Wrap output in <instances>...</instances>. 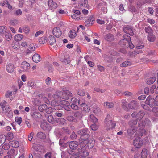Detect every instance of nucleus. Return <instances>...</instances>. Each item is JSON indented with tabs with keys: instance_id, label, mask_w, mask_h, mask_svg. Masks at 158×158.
<instances>
[{
	"instance_id": "obj_14",
	"label": "nucleus",
	"mask_w": 158,
	"mask_h": 158,
	"mask_svg": "<svg viewBox=\"0 0 158 158\" xmlns=\"http://www.w3.org/2000/svg\"><path fill=\"white\" fill-rule=\"evenodd\" d=\"M138 106L137 102L136 101L133 100L131 101L128 104V107L131 109H136Z\"/></svg>"
},
{
	"instance_id": "obj_24",
	"label": "nucleus",
	"mask_w": 158,
	"mask_h": 158,
	"mask_svg": "<svg viewBox=\"0 0 158 158\" xmlns=\"http://www.w3.org/2000/svg\"><path fill=\"white\" fill-rule=\"evenodd\" d=\"M67 120L70 122L77 123V120L73 116L69 115L66 117Z\"/></svg>"
},
{
	"instance_id": "obj_46",
	"label": "nucleus",
	"mask_w": 158,
	"mask_h": 158,
	"mask_svg": "<svg viewBox=\"0 0 158 158\" xmlns=\"http://www.w3.org/2000/svg\"><path fill=\"white\" fill-rule=\"evenodd\" d=\"M4 110L3 111H4L5 113L7 114H11V109L9 107H6L5 108H4Z\"/></svg>"
},
{
	"instance_id": "obj_50",
	"label": "nucleus",
	"mask_w": 158,
	"mask_h": 158,
	"mask_svg": "<svg viewBox=\"0 0 158 158\" xmlns=\"http://www.w3.org/2000/svg\"><path fill=\"white\" fill-rule=\"evenodd\" d=\"M23 30L24 32L26 34L29 33L30 31L29 27L27 26H25L23 27Z\"/></svg>"
},
{
	"instance_id": "obj_7",
	"label": "nucleus",
	"mask_w": 158,
	"mask_h": 158,
	"mask_svg": "<svg viewBox=\"0 0 158 158\" xmlns=\"http://www.w3.org/2000/svg\"><path fill=\"white\" fill-rule=\"evenodd\" d=\"M123 31L124 32L129 34L131 36L133 35L134 34L133 28L129 26L125 27L123 28Z\"/></svg>"
},
{
	"instance_id": "obj_42",
	"label": "nucleus",
	"mask_w": 158,
	"mask_h": 158,
	"mask_svg": "<svg viewBox=\"0 0 158 158\" xmlns=\"http://www.w3.org/2000/svg\"><path fill=\"white\" fill-rule=\"evenodd\" d=\"M131 62L130 61H125L121 64L120 66L122 67H126L131 65Z\"/></svg>"
},
{
	"instance_id": "obj_49",
	"label": "nucleus",
	"mask_w": 158,
	"mask_h": 158,
	"mask_svg": "<svg viewBox=\"0 0 158 158\" xmlns=\"http://www.w3.org/2000/svg\"><path fill=\"white\" fill-rule=\"evenodd\" d=\"M62 129L63 132L65 134H69L71 133L69 129L67 127H64Z\"/></svg>"
},
{
	"instance_id": "obj_25",
	"label": "nucleus",
	"mask_w": 158,
	"mask_h": 158,
	"mask_svg": "<svg viewBox=\"0 0 158 158\" xmlns=\"http://www.w3.org/2000/svg\"><path fill=\"white\" fill-rule=\"evenodd\" d=\"M37 137L39 139H44L46 138V135L42 132H38L36 135Z\"/></svg>"
},
{
	"instance_id": "obj_40",
	"label": "nucleus",
	"mask_w": 158,
	"mask_h": 158,
	"mask_svg": "<svg viewBox=\"0 0 158 158\" xmlns=\"http://www.w3.org/2000/svg\"><path fill=\"white\" fill-rule=\"evenodd\" d=\"M145 115V113L142 111H140L138 113L137 119H141Z\"/></svg>"
},
{
	"instance_id": "obj_15",
	"label": "nucleus",
	"mask_w": 158,
	"mask_h": 158,
	"mask_svg": "<svg viewBox=\"0 0 158 158\" xmlns=\"http://www.w3.org/2000/svg\"><path fill=\"white\" fill-rule=\"evenodd\" d=\"M154 98L149 96L147 98L145 103L146 104L149 105L150 107H152L153 104L154 103Z\"/></svg>"
},
{
	"instance_id": "obj_3",
	"label": "nucleus",
	"mask_w": 158,
	"mask_h": 158,
	"mask_svg": "<svg viewBox=\"0 0 158 158\" xmlns=\"http://www.w3.org/2000/svg\"><path fill=\"white\" fill-rule=\"evenodd\" d=\"M77 133L81 135V139L84 141H86L90 136V132L86 128L79 130L77 131Z\"/></svg>"
},
{
	"instance_id": "obj_39",
	"label": "nucleus",
	"mask_w": 158,
	"mask_h": 158,
	"mask_svg": "<svg viewBox=\"0 0 158 158\" xmlns=\"http://www.w3.org/2000/svg\"><path fill=\"white\" fill-rule=\"evenodd\" d=\"M11 144L13 147L17 148L19 146V142L16 140H13L11 142Z\"/></svg>"
},
{
	"instance_id": "obj_44",
	"label": "nucleus",
	"mask_w": 158,
	"mask_h": 158,
	"mask_svg": "<svg viewBox=\"0 0 158 158\" xmlns=\"http://www.w3.org/2000/svg\"><path fill=\"white\" fill-rule=\"evenodd\" d=\"M47 119L48 121L51 123H53L54 121L53 116L51 115L47 116Z\"/></svg>"
},
{
	"instance_id": "obj_59",
	"label": "nucleus",
	"mask_w": 158,
	"mask_h": 158,
	"mask_svg": "<svg viewBox=\"0 0 158 158\" xmlns=\"http://www.w3.org/2000/svg\"><path fill=\"white\" fill-rule=\"evenodd\" d=\"M61 60L63 62H64L66 64H68L70 62V60L69 58L61 59Z\"/></svg>"
},
{
	"instance_id": "obj_17",
	"label": "nucleus",
	"mask_w": 158,
	"mask_h": 158,
	"mask_svg": "<svg viewBox=\"0 0 158 158\" xmlns=\"http://www.w3.org/2000/svg\"><path fill=\"white\" fill-rule=\"evenodd\" d=\"M48 5L49 7L51 10L55 9L57 7V3L54 2L52 0H49Z\"/></svg>"
},
{
	"instance_id": "obj_60",
	"label": "nucleus",
	"mask_w": 158,
	"mask_h": 158,
	"mask_svg": "<svg viewBox=\"0 0 158 158\" xmlns=\"http://www.w3.org/2000/svg\"><path fill=\"white\" fill-rule=\"evenodd\" d=\"M22 12L21 10L20 9H18L15 12V15L16 16H19L22 14Z\"/></svg>"
},
{
	"instance_id": "obj_16",
	"label": "nucleus",
	"mask_w": 158,
	"mask_h": 158,
	"mask_svg": "<svg viewBox=\"0 0 158 158\" xmlns=\"http://www.w3.org/2000/svg\"><path fill=\"white\" fill-rule=\"evenodd\" d=\"M17 150L14 149H11L9 150L7 154L12 158H14L17 154Z\"/></svg>"
},
{
	"instance_id": "obj_54",
	"label": "nucleus",
	"mask_w": 158,
	"mask_h": 158,
	"mask_svg": "<svg viewBox=\"0 0 158 158\" xmlns=\"http://www.w3.org/2000/svg\"><path fill=\"white\" fill-rule=\"evenodd\" d=\"M6 102L5 100L2 101V102L0 103V106L1 108H2L3 111L4 110V108L6 107Z\"/></svg>"
},
{
	"instance_id": "obj_48",
	"label": "nucleus",
	"mask_w": 158,
	"mask_h": 158,
	"mask_svg": "<svg viewBox=\"0 0 158 158\" xmlns=\"http://www.w3.org/2000/svg\"><path fill=\"white\" fill-rule=\"evenodd\" d=\"M13 134L11 132L8 133L6 136L7 139L8 140H12L13 138Z\"/></svg>"
},
{
	"instance_id": "obj_13",
	"label": "nucleus",
	"mask_w": 158,
	"mask_h": 158,
	"mask_svg": "<svg viewBox=\"0 0 158 158\" xmlns=\"http://www.w3.org/2000/svg\"><path fill=\"white\" fill-rule=\"evenodd\" d=\"M94 15H92L91 16L89 19L85 21V24L86 26H90L94 23Z\"/></svg>"
},
{
	"instance_id": "obj_45",
	"label": "nucleus",
	"mask_w": 158,
	"mask_h": 158,
	"mask_svg": "<svg viewBox=\"0 0 158 158\" xmlns=\"http://www.w3.org/2000/svg\"><path fill=\"white\" fill-rule=\"evenodd\" d=\"M48 124L46 122H44L41 124V127L44 130H46L48 127Z\"/></svg>"
},
{
	"instance_id": "obj_62",
	"label": "nucleus",
	"mask_w": 158,
	"mask_h": 158,
	"mask_svg": "<svg viewBox=\"0 0 158 158\" xmlns=\"http://www.w3.org/2000/svg\"><path fill=\"white\" fill-rule=\"evenodd\" d=\"M51 82V79L49 77H48L45 80L46 84L48 86H49L50 85Z\"/></svg>"
},
{
	"instance_id": "obj_61",
	"label": "nucleus",
	"mask_w": 158,
	"mask_h": 158,
	"mask_svg": "<svg viewBox=\"0 0 158 158\" xmlns=\"http://www.w3.org/2000/svg\"><path fill=\"white\" fill-rule=\"evenodd\" d=\"M61 104L62 105V107L64 106H69L70 103L68 101L66 100H63L61 101Z\"/></svg>"
},
{
	"instance_id": "obj_32",
	"label": "nucleus",
	"mask_w": 158,
	"mask_h": 158,
	"mask_svg": "<svg viewBox=\"0 0 158 158\" xmlns=\"http://www.w3.org/2000/svg\"><path fill=\"white\" fill-rule=\"evenodd\" d=\"M6 27L4 26H0V35H3L6 32Z\"/></svg>"
},
{
	"instance_id": "obj_9",
	"label": "nucleus",
	"mask_w": 158,
	"mask_h": 158,
	"mask_svg": "<svg viewBox=\"0 0 158 158\" xmlns=\"http://www.w3.org/2000/svg\"><path fill=\"white\" fill-rule=\"evenodd\" d=\"M21 68L24 71L28 72L30 68V64L26 61H23L21 63Z\"/></svg>"
},
{
	"instance_id": "obj_31",
	"label": "nucleus",
	"mask_w": 158,
	"mask_h": 158,
	"mask_svg": "<svg viewBox=\"0 0 158 158\" xmlns=\"http://www.w3.org/2000/svg\"><path fill=\"white\" fill-rule=\"evenodd\" d=\"M104 106L107 108H111L114 107V104L111 102H106L104 103Z\"/></svg>"
},
{
	"instance_id": "obj_41",
	"label": "nucleus",
	"mask_w": 158,
	"mask_h": 158,
	"mask_svg": "<svg viewBox=\"0 0 158 158\" xmlns=\"http://www.w3.org/2000/svg\"><path fill=\"white\" fill-rule=\"evenodd\" d=\"M144 30L146 33H148L149 34L152 33L153 31L151 27L149 26L145 27Z\"/></svg>"
},
{
	"instance_id": "obj_34",
	"label": "nucleus",
	"mask_w": 158,
	"mask_h": 158,
	"mask_svg": "<svg viewBox=\"0 0 158 158\" xmlns=\"http://www.w3.org/2000/svg\"><path fill=\"white\" fill-rule=\"evenodd\" d=\"M47 108V106L45 104H41L38 107V109L40 112H43L46 110Z\"/></svg>"
},
{
	"instance_id": "obj_27",
	"label": "nucleus",
	"mask_w": 158,
	"mask_h": 158,
	"mask_svg": "<svg viewBox=\"0 0 158 158\" xmlns=\"http://www.w3.org/2000/svg\"><path fill=\"white\" fill-rule=\"evenodd\" d=\"M69 37L71 38H73L76 36V31L74 30H72L70 31L68 34Z\"/></svg>"
},
{
	"instance_id": "obj_29",
	"label": "nucleus",
	"mask_w": 158,
	"mask_h": 158,
	"mask_svg": "<svg viewBox=\"0 0 158 158\" xmlns=\"http://www.w3.org/2000/svg\"><path fill=\"white\" fill-rule=\"evenodd\" d=\"M137 119L131 120L129 122V125L130 127L136 128L135 126L137 124Z\"/></svg>"
},
{
	"instance_id": "obj_6",
	"label": "nucleus",
	"mask_w": 158,
	"mask_h": 158,
	"mask_svg": "<svg viewBox=\"0 0 158 158\" xmlns=\"http://www.w3.org/2000/svg\"><path fill=\"white\" fill-rule=\"evenodd\" d=\"M134 146L138 148H140L143 145V141L140 139L138 137L135 139L133 141Z\"/></svg>"
},
{
	"instance_id": "obj_4",
	"label": "nucleus",
	"mask_w": 158,
	"mask_h": 158,
	"mask_svg": "<svg viewBox=\"0 0 158 158\" xmlns=\"http://www.w3.org/2000/svg\"><path fill=\"white\" fill-rule=\"evenodd\" d=\"M83 114L81 111H77L74 113V117L77 120L78 123L79 122L80 125L79 127L80 128L82 127H83L84 124L82 120Z\"/></svg>"
},
{
	"instance_id": "obj_26",
	"label": "nucleus",
	"mask_w": 158,
	"mask_h": 158,
	"mask_svg": "<svg viewBox=\"0 0 158 158\" xmlns=\"http://www.w3.org/2000/svg\"><path fill=\"white\" fill-rule=\"evenodd\" d=\"M68 143L69 142H62L61 140H59V142L60 146L63 149L66 148L68 146V145H69Z\"/></svg>"
},
{
	"instance_id": "obj_19",
	"label": "nucleus",
	"mask_w": 158,
	"mask_h": 158,
	"mask_svg": "<svg viewBox=\"0 0 158 158\" xmlns=\"http://www.w3.org/2000/svg\"><path fill=\"white\" fill-rule=\"evenodd\" d=\"M6 69L9 73H11L14 71L15 67L13 64L10 63L6 65Z\"/></svg>"
},
{
	"instance_id": "obj_52",
	"label": "nucleus",
	"mask_w": 158,
	"mask_h": 158,
	"mask_svg": "<svg viewBox=\"0 0 158 158\" xmlns=\"http://www.w3.org/2000/svg\"><path fill=\"white\" fill-rule=\"evenodd\" d=\"M90 118L94 123H95L98 121V119L92 114H91L90 115Z\"/></svg>"
},
{
	"instance_id": "obj_53",
	"label": "nucleus",
	"mask_w": 158,
	"mask_h": 158,
	"mask_svg": "<svg viewBox=\"0 0 158 158\" xmlns=\"http://www.w3.org/2000/svg\"><path fill=\"white\" fill-rule=\"evenodd\" d=\"M90 127L93 130L96 131L98 128V125L94 123L92 124Z\"/></svg>"
},
{
	"instance_id": "obj_1",
	"label": "nucleus",
	"mask_w": 158,
	"mask_h": 158,
	"mask_svg": "<svg viewBox=\"0 0 158 158\" xmlns=\"http://www.w3.org/2000/svg\"><path fill=\"white\" fill-rule=\"evenodd\" d=\"M63 92L57 91L55 95L53 96L54 98H58L60 99H68L69 97L72 96V94L69 91L66 89V88H63Z\"/></svg>"
},
{
	"instance_id": "obj_20",
	"label": "nucleus",
	"mask_w": 158,
	"mask_h": 158,
	"mask_svg": "<svg viewBox=\"0 0 158 158\" xmlns=\"http://www.w3.org/2000/svg\"><path fill=\"white\" fill-rule=\"evenodd\" d=\"M136 128L131 127L129 128L127 130V134L128 135L131 136L137 130Z\"/></svg>"
},
{
	"instance_id": "obj_57",
	"label": "nucleus",
	"mask_w": 158,
	"mask_h": 158,
	"mask_svg": "<svg viewBox=\"0 0 158 158\" xmlns=\"http://www.w3.org/2000/svg\"><path fill=\"white\" fill-rule=\"evenodd\" d=\"M147 22L149 23L151 25H152L156 23L155 21V20L149 18L147 19Z\"/></svg>"
},
{
	"instance_id": "obj_21",
	"label": "nucleus",
	"mask_w": 158,
	"mask_h": 158,
	"mask_svg": "<svg viewBox=\"0 0 158 158\" xmlns=\"http://www.w3.org/2000/svg\"><path fill=\"white\" fill-rule=\"evenodd\" d=\"M84 143V146L85 145H86L89 148H92L94 145V143L93 140L90 141H84L83 142Z\"/></svg>"
},
{
	"instance_id": "obj_5",
	"label": "nucleus",
	"mask_w": 158,
	"mask_h": 158,
	"mask_svg": "<svg viewBox=\"0 0 158 158\" xmlns=\"http://www.w3.org/2000/svg\"><path fill=\"white\" fill-rule=\"evenodd\" d=\"M78 153V155H79L83 158H85V157L89 155V153L86 150L85 148L83 147L80 146V148H79L77 149Z\"/></svg>"
},
{
	"instance_id": "obj_8",
	"label": "nucleus",
	"mask_w": 158,
	"mask_h": 158,
	"mask_svg": "<svg viewBox=\"0 0 158 158\" xmlns=\"http://www.w3.org/2000/svg\"><path fill=\"white\" fill-rule=\"evenodd\" d=\"M78 104L79 105L82 106V110L86 112H88L90 110V108L89 106L86 103L81 102L80 101H78Z\"/></svg>"
},
{
	"instance_id": "obj_33",
	"label": "nucleus",
	"mask_w": 158,
	"mask_h": 158,
	"mask_svg": "<svg viewBox=\"0 0 158 158\" xmlns=\"http://www.w3.org/2000/svg\"><path fill=\"white\" fill-rule=\"evenodd\" d=\"M147 39L149 41L153 42L155 40L156 37L154 35L151 34L148 36Z\"/></svg>"
},
{
	"instance_id": "obj_64",
	"label": "nucleus",
	"mask_w": 158,
	"mask_h": 158,
	"mask_svg": "<svg viewBox=\"0 0 158 158\" xmlns=\"http://www.w3.org/2000/svg\"><path fill=\"white\" fill-rule=\"evenodd\" d=\"M77 101L78 100L76 98H73L71 99V103L72 104H77Z\"/></svg>"
},
{
	"instance_id": "obj_12",
	"label": "nucleus",
	"mask_w": 158,
	"mask_h": 158,
	"mask_svg": "<svg viewBox=\"0 0 158 158\" xmlns=\"http://www.w3.org/2000/svg\"><path fill=\"white\" fill-rule=\"evenodd\" d=\"M123 38L126 39L127 40V46L128 45L131 48H134V45L131 41V39L130 37L129 36H128L127 35H123Z\"/></svg>"
},
{
	"instance_id": "obj_58",
	"label": "nucleus",
	"mask_w": 158,
	"mask_h": 158,
	"mask_svg": "<svg viewBox=\"0 0 158 158\" xmlns=\"http://www.w3.org/2000/svg\"><path fill=\"white\" fill-rule=\"evenodd\" d=\"M15 121L18 123V124L20 125L22 121V118L21 117H16L15 118Z\"/></svg>"
},
{
	"instance_id": "obj_47",
	"label": "nucleus",
	"mask_w": 158,
	"mask_h": 158,
	"mask_svg": "<svg viewBox=\"0 0 158 158\" xmlns=\"http://www.w3.org/2000/svg\"><path fill=\"white\" fill-rule=\"evenodd\" d=\"M123 39L120 40L119 43L120 45L122 46L125 45L127 44V40L126 39L123 38Z\"/></svg>"
},
{
	"instance_id": "obj_22",
	"label": "nucleus",
	"mask_w": 158,
	"mask_h": 158,
	"mask_svg": "<svg viewBox=\"0 0 158 158\" xmlns=\"http://www.w3.org/2000/svg\"><path fill=\"white\" fill-rule=\"evenodd\" d=\"M105 40L108 41H112L114 40L113 35L110 33H108L105 35L104 37Z\"/></svg>"
},
{
	"instance_id": "obj_10",
	"label": "nucleus",
	"mask_w": 158,
	"mask_h": 158,
	"mask_svg": "<svg viewBox=\"0 0 158 158\" xmlns=\"http://www.w3.org/2000/svg\"><path fill=\"white\" fill-rule=\"evenodd\" d=\"M52 32L53 35L56 37H60L62 34L61 31L58 27L54 28Z\"/></svg>"
},
{
	"instance_id": "obj_18",
	"label": "nucleus",
	"mask_w": 158,
	"mask_h": 158,
	"mask_svg": "<svg viewBox=\"0 0 158 158\" xmlns=\"http://www.w3.org/2000/svg\"><path fill=\"white\" fill-rule=\"evenodd\" d=\"M50 45H53L56 42V40L53 36H49L47 39V41Z\"/></svg>"
},
{
	"instance_id": "obj_38",
	"label": "nucleus",
	"mask_w": 158,
	"mask_h": 158,
	"mask_svg": "<svg viewBox=\"0 0 158 158\" xmlns=\"http://www.w3.org/2000/svg\"><path fill=\"white\" fill-rule=\"evenodd\" d=\"M147 155V150L144 148L143 149L141 153V157L142 158H146Z\"/></svg>"
},
{
	"instance_id": "obj_35",
	"label": "nucleus",
	"mask_w": 158,
	"mask_h": 158,
	"mask_svg": "<svg viewBox=\"0 0 158 158\" xmlns=\"http://www.w3.org/2000/svg\"><path fill=\"white\" fill-rule=\"evenodd\" d=\"M23 35L21 34H18L15 36L14 39L16 41H21L23 38Z\"/></svg>"
},
{
	"instance_id": "obj_56",
	"label": "nucleus",
	"mask_w": 158,
	"mask_h": 158,
	"mask_svg": "<svg viewBox=\"0 0 158 158\" xmlns=\"http://www.w3.org/2000/svg\"><path fill=\"white\" fill-rule=\"evenodd\" d=\"M138 125L139 127H140V128H143L144 126L145 123L143 121L140 120L139 121Z\"/></svg>"
},
{
	"instance_id": "obj_63",
	"label": "nucleus",
	"mask_w": 158,
	"mask_h": 158,
	"mask_svg": "<svg viewBox=\"0 0 158 158\" xmlns=\"http://www.w3.org/2000/svg\"><path fill=\"white\" fill-rule=\"evenodd\" d=\"M78 94L80 96H84L85 95L84 90L79 89L78 92Z\"/></svg>"
},
{
	"instance_id": "obj_43",
	"label": "nucleus",
	"mask_w": 158,
	"mask_h": 158,
	"mask_svg": "<svg viewBox=\"0 0 158 158\" xmlns=\"http://www.w3.org/2000/svg\"><path fill=\"white\" fill-rule=\"evenodd\" d=\"M18 20L15 19H12L10 21V24L12 26H15L18 24Z\"/></svg>"
},
{
	"instance_id": "obj_30",
	"label": "nucleus",
	"mask_w": 158,
	"mask_h": 158,
	"mask_svg": "<svg viewBox=\"0 0 158 158\" xmlns=\"http://www.w3.org/2000/svg\"><path fill=\"white\" fill-rule=\"evenodd\" d=\"M156 80V78L155 77H150L147 79L146 82L147 84L150 85L152 84Z\"/></svg>"
},
{
	"instance_id": "obj_37",
	"label": "nucleus",
	"mask_w": 158,
	"mask_h": 158,
	"mask_svg": "<svg viewBox=\"0 0 158 158\" xmlns=\"http://www.w3.org/2000/svg\"><path fill=\"white\" fill-rule=\"evenodd\" d=\"M39 42L41 44H44L47 42V39L46 37L43 36L39 40Z\"/></svg>"
},
{
	"instance_id": "obj_36",
	"label": "nucleus",
	"mask_w": 158,
	"mask_h": 158,
	"mask_svg": "<svg viewBox=\"0 0 158 158\" xmlns=\"http://www.w3.org/2000/svg\"><path fill=\"white\" fill-rule=\"evenodd\" d=\"M6 137L4 135H0V146L2 145L5 142Z\"/></svg>"
},
{
	"instance_id": "obj_28",
	"label": "nucleus",
	"mask_w": 158,
	"mask_h": 158,
	"mask_svg": "<svg viewBox=\"0 0 158 158\" xmlns=\"http://www.w3.org/2000/svg\"><path fill=\"white\" fill-rule=\"evenodd\" d=\"M5 37L7 41H10L12 38V35L11 33L8 31H7L5 33Z\"/></svg>"
},
{
	"instance_id": "obj_2",
	"label": "nucleus",
	"mask_w": 158,
	"mask_h": 158,
	"mask_svg": "<svg viewBox=\"0 0 158 158\" xmlns=\"http://www.w3.org/2000/svg\"><path fill=\"white\" fill-rule=\"evenodd\" d=\"M105 126L107 128V130L112 129L114 128L116 126V123L114 121L110 120V116L108 114L105 120Z\"/></svg>"
},
{
	"instance_id": "obj_51",
	"label": "nucleus",
	"mask_w": 158,
	"mask_h": 158,
	"mask_svg": "<svg viewBox=\"0 0 158 158\" xmlns=\"http://www.w3.org/2000/svg\"><path fill=\"white\" fill-rule=\"evenodd\" d=\"M94 90L96 92L98 93H104L106 90L105 89H101L100 88L97 87H96L94 88Z\"/></svg>"
},
{
	"instance_id": "obj_55",
	"label": "nucleus",
	"mask_w": 158,
	"mask_h": 158,
	"mask_svg": "<svg viewBox=\"0 0 158 158\" xmlns=\"http://www.w3.org/2000/svg\"><path fill=\"white\" fill-rule=\"evenodd\" d=\"M10 147V144L9 143H5L2 146V148L5 150H7L9 149Z\"/></svg>"
},
{
	"instance_id": "obj_23",
	"label": "nucleus",
	"mask_w": 158,
	"mask_h": 158,
	"mask_svg": "<svg viewBox=\"0 0 158 158\" xmlns=\"http://www.w3.org/2000/svg\"><path fill=\"white\" fill-rule=\"evenodd\" d=\"M33 61L35 63H38L41 60V58L39 55L38 54H35L32 57Z\"/></svg>"
},
{
	"instance_id": "obj_11",
	"label": "nucleus",
	"mask_w": 158,
	"mask_h": 158,
	"mask_svg": "<svg viewBox=\"0 0 158 158\" xmlns=\"http://www.w3.org/2000/svg\"><path fill=\"white\" fill-rule=\"evenodd\" d=\"M68 144L70 149L74 150L77 149L79 144L77 142L73 141L69 142Z\"/></svg>"
}]
</instances>
